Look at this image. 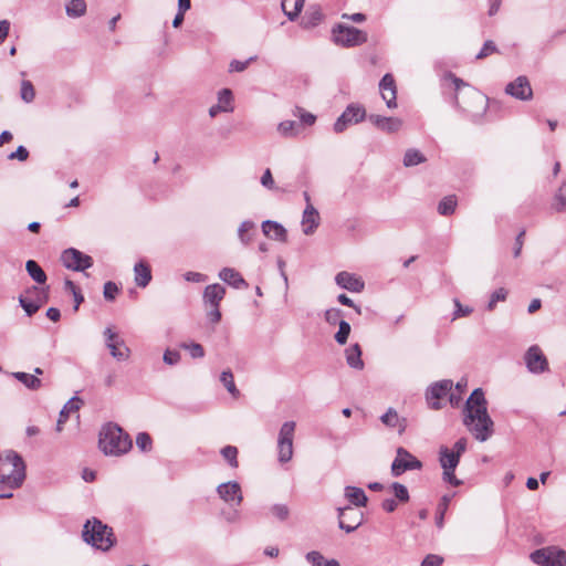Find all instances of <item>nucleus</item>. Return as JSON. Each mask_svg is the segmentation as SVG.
Returning <instances> with one entry per match:
<instances>
[{
	"mask_svg": "<svg viewBox=\"0 0 566 566\" xmlns=\"http://www.w3.org/2000/svg\"><path fill=\"white\" fill-rule=\"evenodd\" d=\"M135 282L139 287H146L151 281V271L147 263L140 261L134 266Z\"/></svg>",
	"mask_w": 566,
	"mask_h": 566,
	"instance_id": "nucleus-29",
	"label": "nucleus"
},
{
	"mask_svg": "<svg viewBox=\"0 0 566 566\" xmlns=\"http://www.w3.org/2000/svg\"><path fill=\"white\" fill-rule=\"evenodd\" d=\"M25 270L29 276L39 285H44L48 276L39 263L34 260H28L25 263Z\"/></svg>",
	"mask_w": 566,
	"mask_h": 566,
	"instance_id": "nucleus-31",
	"label": "nucleus"
},
{
	"mask_svg": "<svg viewBox=\"0 0 566 566\" xmlns=\"http://www.w3.org/2000/svg\"><path fill=\"white\" fill-rule=\"evenodd\" d=\"M366 118V109L364 106L352 103L349 104L345 111L340 114V116L336 119L334 124L335 133H343L349 125L358 124Z\"/></svg>",
	"mask_w": 566,
	"mask_h": 566,
	"instance_id": "nucleus-9",
	"label": "nucleus"
},
{
	"mask_svg": "<svg viewBox=\"0 0 566 566\" xmlns=\"http://www.w3.org/2000/svg\"><path fill=\"white\" fill-rule=\"evenodd\" d=\"M463 424L479 442L488 441L494 433V421L488 412V401L481 388L474 389L465 401Z\"/></svg>",
	"mask_w": 566,
	"mask_h": 566,
	"instance_id": "nucleus-1",
	"label": "nucleus"
},
{
	"mask_svg": "<svg viewBox=\"0 0 566 566\" xmlns=\"http://www.w3.org/2000/svg\"><path fill=\"white\" fill-rule=\"evenodd\" d=\"M380 420L389 428H399V432H402L406 428L405 419H400L397 411L392 408H389L387 412L380 417Z\"/></svg>",
	"mask_w": 566,
	"mask_h": 566,
	"instance_id": "nucleus-32",
	"label": "nucleus"
},
{
	"mask_svg": "<svg viewBox=\"0 0 566 566\" xmlns=\"http://www.w3.org/2000/svg\"><path fill=\"white\" fill-rule=\"evenodd\" d=\"M19 303L21 307L25 311L28 316H32L40 310V304L34 302L33 300H28L23 296L19 297Z\"/></svg>",
	"mask_w": 566,
	"mask_h": 566,
	"instance_id": "nucleus-49",
	"label": "nucleus"
},
{
	"mask_svg": "<svg viewBox=\"0 0 566 566\" xmlns=\"http://www.w3.org/2000/svg\"><path fill=\"white\" fill-rule=\"evenodd\" d=\"M455 310L453 312L452 319H457L459 317H465L469 316L472 313V308L469 306H463L458 298L453 300Z\"/></svg>",
	"mask_w": 566,
	"mask_h": 566,
	"instance_id": "nucleus-56",
	"label": "nucleus"
},
{
	"mask_svg": "<svg viewBox=\"0 0 566 566\" xmlns=\"http://www.w3.org/2000/svg\"><path fill=\"white\" fill-rule=\"evenodd\" d=\"M62 264L72 271L83 272L93 265V259L77 249L69 248L62 252Z\"/></svg>",
	"mask_w": 566,
	"mask_h": 566,
	"instance_id": "nucleus-10",
	"label": "nucleus"
},
{
	"mask_svg": "<svg viewBox=\"0 0 566 566\" xmlns=\"http://www.w3.org/2000/svg\"><path fill=\"white\" fill-rule=\"evenodd\" d=\"M531 560L538 566H565L566 552L557 546H546L534 551Z\"/></svg>",
	"mask_w": 566,
	"mask_h": 566,
	"instance_id": "nucleus-7",
	"label": "nucleus"
},
{
	"mask_svg": "<svg viewBox=\"0 0 566 566\" xmlns=\"http://www.w3.org/2000/svg\"><path fill=\"white\" fill-rule=\"evenodd\" d=\"M335 281L337 285H339L342 289L348 290L350 292L359 293L364 290L365 284L361 280L356 277L355 275L348 273V272H339Z\"/></svg>",
	"mask_w": 566,
	"mask_h": 566,
	"instance_id": "nucleus-22",
	"label": "nucleus"
},
{
	"mask_svg": "<svg viewBox=\"0 0 566 566\" xmlns=\"http://www.w3.org/2000/svg\"><path fill=\"white\" fill-rule=\"evenodd\" d=\"M98 444L106 455H122L132 448V439L118 424L107 423L99 432Z\"/></svg>",
	"mask_w": 566,
	"mask_h": 566,
	"instance_id": "nucleus-3",
	"label": "nucleus"
},
{
	"mask_svg": "<svg viewBox=\"0 0 566 566\" xmlns=\"http://www.w3.org/2000/svg\"><path fill=\"white\" fill-rule=\"evenodd\" d=\"M104 336L106 338V346L115 359L119 361L128 359L130 354L129 348L125 345L124 340L119 338L115 332L112 331L111 327H107L104 331Z\"/></svg>",
	"mask_w": 566,
	"mask_h": 566,
	"instance_id": "nucleus-15",
	"label": "nucleus"
},
{
	"mask_svg": "<svg viewBox=\"0 0 566 566\" xmlns=\"http://www.w3.org/2000/svg\"><path fill=\"white\" fill-rule=\"evenodd\" d=\"M28 293L29 294L32 293L35 295L33 301L39 303L40 307L49 301V286H45V287L32 286L30 290H28Z\"/></svg>",
	"mask_w": 566,
	"mask_h": 566,
	"instance_id": "nucleus-44",
	"label": "nucleus"
},
{
	"mask_svg": "<svg viewBox=\"0 0 566 566\" xmlns=\"http://www.w3.org/2000/svg\"><path fill=\"white\" fill-rule=\"evenodd\" d=\"M338 526L346 533H353L364 522V514L350 506L338 507Z\"/></svg>",
	"mask_w": 566,
	"mask_h": 566,
	"instance_id": "nucleus-13",
	"label": "nucleus"
},
{
	"mask_svg": "<svg viewBox=\"0 0 566 566\" xmlns=\"http://www.w3.org/2000/svg\"><path fill=\"white\" fill-rule=\"evenodd\" d=\"M20 97L25 103H32L35 98V90L29 80L21 82Z\"/></svg>",
	"mask_w": 566,
	"mask_h": 566,
	"instance_id": "nucleus-40",
	"label": "nucleus"
},
{
	"mask_svg": "<svg viewBox=\"0 0 566 566\" xmlns=\"http://www.w3.org/2000/svg\"><path fill=\"white\" fill-rule=\"evenodd\" d=\"M118 292H119V289L114 282L108 281L104 284L103 294H104L105 300L114 301L116 298V295L118 294Z\"/></svg>",
	"mask_w": 566,
	"mask_h": 566,
	"instance_id": "nucleus-55",
	"label": "nucleus"
},
{
	"mask_svg": "<svg viewBox=\"0 0 566 566\" xmlns=\"http://www.w3.org/2000/svg\"><path fill=\"white\" fill-rule=\"evenodd\" d=\"M286 2H287V0H282V9H283L284 13L286 14L287 19L290 21H294L301 13V11L304 7L305 0H295L294 9L292 11L285 10Z\"/></svg>",
	"mask_w": 566,
	"mask_h": 566,
	"instance_id": "nucleus-47",
	"label": "nucleus"
},
{
	"mask_svg": "<svg viewBox=\"0 0 566 566\" xmlns=\"http://www.w3.org/2000/svg\"><path fill=\"white\" fill-rule=\"evenodd\" d=\"M14 378L21 381L27 388L31 390H36L42 386V381L35 375H31L23 371H18L13 374Z\"/></svg>",
	"mask_w": 566,
	"mask_h": 566,
	"instance_id": "nucleus-34",
	"label": "nucleus"
},
{
	"mask_svg": "<svg viewBox=\"0 0 566 566\" xmlns=\"http://www.w3.org/2000/svg\"><path fill=\"white\" fill-rule=\"evenodd\" d=\"M453 384L449 379L440 380L434 384H432L427 389V400L430 405V407L434 410H438L441 408V405L439 400L448 395L452 390Z\"/></svg>",
	"mask_w": 566,
	"mask_h": 566,
	"instance_id": "nucleus-17",
	"label": "nucleus"
},
{
	"mask_svg": "<svg viewBox=\"0 0 566 566\" xmlns=\"http://www.w3.org/2000/svg\"><path fill=\"white\" fill-rule=\"evenodd\" d=\"M233 95L231 90L223 88L218 93V104H221L224 112H232Z\"/></svg>",
	"mask_w": 566,
	"mask_h": 566,
	"instance_id": "nucleus-43",
	"label": "nucleus"
},
{
	"mask_svg": "<svg viewBox=\"0 0 566 566\" xmlns=\"http://www.w3.org/2000/svg\"><path fill=\"white\" fill-rule=\"evenodd\" d=\"M367 33L354 27L338 23L332 29V40L336 45L354 48L367 42Z\"/></svg>",
	"mask_w": 566,
	"mask_h": 566,
	"instance_id": "nucleus-5",
	"label": "nucleus"
},
{
	"mask_svg": "<svg viewBox=\"0 0 566 566\" xmlns=\"http://www.w3.org/2000/svg\"><path fill=\"white\" fill-rule=\"evenodd\" d=\"M524 361L531 374L539 375L549 369L548 360L538 345H532L526 350Z\"/></svg>",
	"mask_w": 566,
	"mask_h": 566,
	"instance_id": "nucleus-12",
	"label": "nucleus"
},
{
	"mask_svg": "<svg viewBox=\"0 0 566 566\" xmlns=\"http://www.w3.org/2000/svg\"><path fill=\"white\" fill-rule=\"evenodd\" d=\"M181 359L180 353L178 350L166 349L163 356V360L165 364L169 366L177 365Z\"/></svg>",
	"mask_w": 566,
	"mask_h": 566,
	"instance_id": "nucleus-53",
	"label": "nucleus"
},
{
	"mask_svg": "<svg viewBox=\"0 0 566 566\" xmlns=\"http://www.w3.org/2000/svg\"><path fill=\"white\" fill-rule=\"evenodd\" d=\"M207 317L212 324L219 323L221 319L219 305H210V310L207 312Z\"/></svg>",
	"mask_w": 566,
	"mask_h": 566,
	"instance_id": "nucleus-62",
	"label": "nucleus"
},
{
	"mask_svg": "<svg viewBox=\"0 0 566 566\" xmlns=\"http://www.w3.org/2000/svg\"><path fill=\"white\" fill-rule=\"evenodd\" d=\"M458 201L453 195L444 197L438 205V212L441 216H450L454 212Z\"/></svg>",
	"mask_w": 566,
	"mask_h": 566,
	"instance_id": "nucleus-38",
	"label": "nucleus"
},
{
	"mask_svg": "<svg viewBox=\"0 0 566 566\" xmlns=\"http://www.w3.org/2000/svg\"><path fill=\"white\" fill-rule=\"evenodd\" d=\"M555 208L557 211L566 210V181L562 184L555 195Z\"/></svg>",
	"mask_w": 566,
	"mask_h": 566,
	"instance_id": "nucleus-45",
	"label": "nucleus"
},
{
	"mask_svg": "<svg viewBox=\"0 0 566 566\" xmlns=\"http://www.w3.org/2000/svg\"><path fill=\"white\" fill-rule=\"evenodd\" d=\"M226 289L220 284H211L205 289L203 301L206 305H219L224 297Z\"/></svg>",
	"mask_w": 566,
	"mask_h": 566,
	"instance_id": "nucleus-25",
	"label": "nucleus"
},
{
	"mask_svg": "<svg viewBox=\"0 0 566 566\" xmlns=\"http://www.w3.org/2000/svg\"><path fill=\"white\" fill-rule=\"evenodd\" d=\"M344 313L340 308H328L325 311L324 317L325 321L331 324L335 325L340 321V317H343Z\"/></svg>",
	"mask_w": 566,
	"mask_h": 566,
	"instance_id": "nucleus-51",
	"label": "nucleus"
},
{
	"mask_svg": "<svg viewBox=\"0 0 566 566\" xmlns=\"http://www.w3.org/2000/svg\"><path fill=\"white\" fill-rule=\"evenodd\" d=\"M319 213L312 203L306 205L302 214V231L306 235L313 234L319 226Z\"/></svg>",
	"mask_w": 566,
	"mask_h": 566,
	"instance_id": "nucleus-20",
	"label": "nucleus"
},
{
	"mask_svg": "<svg viewBox=\"0 0 566 566\" xmlns=\"http://www.w3.org/2000/svg\"><path fill=\"white\" fill-rule=\"evenodd\" d=\"M256 56H251L245 61L232 60L229 64V72H243Z\"/></svg>",
	"mask_w": 566,
	"mask_h": 566,
	"instance_id": "nucleus-52",
	"label": "nucleus"
},
{
	"mask_svg": "<svg viewBox=\"0 0 566 566\" xmlns=\"http://www.w3.org/2000/svg\"><path fill=\"white\" fill-rule=\"evenodd\" d=\"M439 462L443 469V481L453 486L461 485L462 481L454 475V471L460 462L459 454L451 452V449L448 447H441L439 451Z\"/></svg>",
	"mask_w": 566,
	"mask_h": 566,
	"instance_id": "nucleus-8",
	"label": "nucleus"
},
{
	"mask_svg": "<svg viewBox=\"0 0 566 566\" xmlns=\"http://www.w3.org/2000/svg\"><path fill=\"white\" fill-rule=\"evenodd\" d=\"M496 52V45L493 41L491 40H488L484 42L482 49L480 50V52L476 54V59L481 60V59H484L486 56H489L490 54Z\"/></svg>",
	"mask_w": 566,
	"mask_h": 566,
	"instance_id": "nucleus-58",
	"label": "nucleus"
},
{
	"mask_svg": "<svg viewBox=\"0 0 566 566\" xmlns=\"http://www.w3.org/2000/svg\"><path fill=\"white\" fill-rule=\"evenodd\" d=\"M295 428V421H285L280 428L277 437V460L281 463L289 462L293 457Z\"/></svg>",
	"mask_w": 566,
	"mask_h": 566,
	"instance_id": "nucleus-6",
	"label": "nucleus"
},
{
	"mask_svg": "<svg viewBox=\"0 0 566 566\" xmlns=\"http://www.w3.org/2000/svg\"><path fill=\"white\" fill-rule=\"evenodd\" d=\"M220 381L233 398H238L240 396V391L235 386L234 377L230 369L221 373Z\"/></svg>",
	"mask_w": 566,
	"mask_h": 566,
	"instance_id": "nucleus-35",
	"label": "nucleus"
},
{
	"mask_svg": "<svg viewBox=\"0 0 566 566\" xmlns=\"http://www.w3.org/2000/svg\"><path fill=\"white\" fill-rule=\"evenodd\" d=\"M323 12L318 6H310L302 18V25L306 29L318 25L323 20Z\"/></svg>",
	"mask_w": 566,
	"mask_h": 566,
	"instance_id": "nucleus-27",
	"label": "nucleus"
},
{
	"mask_svg": "<svg viewBox=\"0 0 566 566\" xmlns=\"http://www.w3.org/2000/svg\"><path fill=\"white\" fill-rule=\"evenodd\" d=\"M306 560L313 566H324L326 558L319 552L312 551L306 554Z\"/></svg>",
	"mask_w": 566,
	"mask_h": 566,
	"instance_id": "nucleus-59",
	"label": "nucleus"
},
{
	"mask_svg": "<svg viewBox=\"0 0 566 566\" xmlns=\"http://www.w3.org/2000/svg\"><path fill=\"white\" fill-rule=\"evenodd\" d=\"M505 93L520 101H531L533 98V88L530 80L525 75L517 76L505 86Z\"/></svg>",
	"mask_w": 566,
	"mask_h": 566,
	"instance_id": "nucleus-14",
	"label": "nucleus"
},
{
	"mask_svg": "<svg viewBox=\"0 0 566 566\" xmlns=\"http://www.w3.org/2000/svg\"><path fill=\"white\" fill-rule=\"evenodd\" d=\"M217 493L222 501L230 506H238L243 501L241 486L235 481L224 482L218 485Z\"/></svg>",
	"mask_w": 566,
	"mask_h": 566,
	"instance_id": "nucleus-16",
	"label": "nucleus"
},
{
	"mask_svg": "<svg viewBox=\"0 0 566 566\" xmlns=\"http://www.w3.org/2000/svg\"><path fill=\"white\" fill-rule=\"evenodd\" d=\"M506 295H507V292H506L505 289L500 287V289L495 290L491 294V297H490V301H489V304H488V310L492 311L495 307L497 302L505 301Z\"/></svg>",
	"mask_w": 566,
	"mask_h": 566,
	"instance_id": "nucleus-50",
	"label": "nucleus"
},
{
	"mask_svg": "<svg viewBox=\"0 0 566 566\" xmlns=\"http://www.w3.org/2000/svg\"><path fill=\"white\" fill-rule=\"evenodd\" d=\"M470 96L473 101L478 102L481 105L483 111L486 109L488 98L485 95H483L481 92L472 88V90H470Z\"/></svg>",
	"mask_w": 566,
	"mask_h": 566,
	"instance_id": "nucleus-63",
	"label": "nucleus"
},
{
	"mask_svg": "<svg viewBox=\"0 0 566 566\" xmlns=\"http://www.w3.org/2000/svg\"><path fill=\"white\" fill-rule=\"evenodd\" d=\"M442 562L443 558L439 555L430 554L424 557L420 566H440Z\"/></svg>",
	"mask_w": 566,
	"mask_h": 566,
	"instance_id": "nucleus-64",
	"label": "nucleus"
},
{
	"mask_svg": "<svg viewBox=\"0 0 566 566\" xmlns=\"http://www.w3.org/2000/svg\"><path fill=\"white\" fill-rule=\"evenodd\" d=\"M83 401L78 397L71 398L62 408L56 422V431L63 430V424L67 421L71 412H77Z\"/></svg>",
	"mask_w": 566,
	"mask_h": 566,
	"instance_id": "nucleus-24",
	"label": "nucleus"
},
{
	"mask_svg": "<svg viewBox=\"0 0 566 566\" xmlns=\"http://www.w3.org/2000/svg\"><path fill=\"white\" fill-rule=\"evenodd\" d=\"M451 497H452L451 495H443L441 497V501L438 504L437 516H436V525L439 528L443 527L444 514H446V512L448 510V506H449V503L451 501Z\"/></svg>",
	"mask_w": 566,
	"mask_h": 566,
	"instance_id": "nucleus-39",
	"label": "nucleus"
},
{
	"mask_svg": "<svg viewBox=\"0 0 566 566\" xmlns=\"http://www.w3.org/2000/svg\"><path fill=\"white\" fill-rule=\"evenodd\" d=\"M302 126L294 120H284L277 125V132L284 137H295L300 134Z\"/></svg>",
	"mask_w": 566,
	"mask_h": 566,
	"instance_id": "nucleus-36",
	"label": "nucleus"
},
{
	"mask_svg": "<svg viewBox=\"0 0 566 566\" xmlns=\"http://www.w3.org/2000/svg\"><path fill=\"white\" fill-rule=\"evenodd\" d=\"M338 326H339V328L334 336L335 340L339 345H345L348 339V336L350 334L352 327H350L349 323L344 319H340L338 322Z\"/></svg>",
	"mask_w": 566,
	"mask_h": 566,
	"instance_id": "nucleus-41",
	"label": "nucleus"
},
{
	"mask_svg": "<svg viewBox=\"0 0 566 566\" xmlns=\"http://www.w3.org/2000/svg\"><path fill=\"white\" fill-rule=\"evenodd\" d=\"M180 347L188 350L192 358H202L205 356V349L199 343H181Z\"/></svg>",
	"mask_w": 566,
	"mask_h": 566,
	"instance_id": "nucleus-46",
	"label": "nucleus"
},
{
	"mask_svg": "<svg viewBox=\"0 0 566 566\" xmlns=\"http://www.w3.org/2000/svg\"><path fill=\"white\" fill-rule=\"evenodd\" d=\"M260 181H261V185L269 190L277 189L275 186L272 172L269 168H266L264 170Z\"/></svg>",
	"mask_w": 566,
	"mask_h": 566,
	"instance_id": "nucleus-60",
	"label": "nucleus"
},
{
	"mask_svg": "<svg viewBox=\"0 0 566 566\" xmlns=\"http://www.w3.org/2000/svg\"><path fill=\"white\" fill-rule=\"evenodd\" d=\"M86 1L85 0H70L65 4V12L67 17L72 19L81 18L86 13Z\"/></svg>",
	"mask_w": 566,
	"mask_h": 566,
	"instance_id": "nucleus-33",
	"label": "nucleus"
},
{
	"mask_svg": "<svg viewBox=\"0 0 566 566\" xmlns=\"http://www.w3.org/2000/svg\"><path fill=\"white\" fill-rule=\"evenodd\" d=\"M427 159L424 155L415 148H409L406 150L403 156V166L405 167H413L419 164L424 163Z\"/></svg>",
	"mask_w": 566,
	"mask_h": 566,
	"instance_id": "nucleus-37",
	"label": "nucleus"
},
{
	"mask_svg": "<svg viewBox=\"0 0 566 566\" xmlns=\"http://www.w3.org/2000/svg\"><path fill=\"white\" fill-rule=\"evenodd\" d=\"M421 461L413 457L408 450L400 447L397 449V455L391 464V474L400 476L406 471L420 470Z\"/></svg>",
	"mask_w": 566,
	"mask_h": 566,
	"instance_id": "nucleus-11",
	"label": "nucleus"
},
{
	"mask_svg": "<svg viewBox=\"0 0 566 566\" xmlns=\"http://www.w3.org/2000/svg\"><path fill=\"white\" fill-rule=\"evenodd\" d=\"M258 234V228L254 221L244 220L238 228V238L241 244L249 245Z\"/></svg>",
	"mask_w": 566,
	"mask_h": 566,
	"instance_id": "nucleus-23",
	"label": "nucleus"
},
{
	"mask_svg": "<svg viewBox=\"0 0 566 566\" xmlns=\"http://www.w3.org/2000/svg\"><path fill=\"white\" fill-rule=\"evenodd\" d=\"M272 514L280 521H285L289 517V507L285 504H275L271 507Z\"/></svg>",
	"mask_w": 566,
	"mask_h": 566,
	"instance_id": "nucleus-57",
	"label": "nucleus"
},
{
	"mask_svg": "<svg viewBox=\"0 0 566 566\" xmlns=\"http://www.w3.org/2000/svg\"><path fill=\"white\" fill-rule=\"evenodd\" d=\"M346 363L349 367L361 370L364 368V361L361 359V348L359 344L350 345L345 350Z\"/></svg>",
	"mask_w": 566,
	"mask_h": 566,
	"instance_id": "nucleus-28",
	"label": "nucleus"
},
{
	"mask_svg": "<svg viewBox=\"0 0 566 566\" xmlns=\"http://www.w3.org/2000/svg\"><path fill=\"white\" fill-rule=\"evenodd\" d=\"M261 229H262L263 234L271 240H275L279 242L287 241V231L277 221L265 220L262 222Z\"/></svg>",
	"mask_w": 566,
	"mask_h": 566,
	"instance_id": "nucleus-21",
	"label": "nucleus"
},
{
	"mask_svg": "<svg viewBox=\"0 0 566 566\" xmlns=\"http://www.w3.org/2000/svg\"><path fill=\"white\" fill-rule=\"evenodd\" d=\"M219 277L223 282H226L227 284H229L235 289H241V287L248 286L247 282L241 276V274L231 268H223L219 273Z\"/></svg>",
	"mask_w": 566,
	"mask_h": 566,
	"instance_id": "nucleus-26",
	"label": "nucleus"
},
{
	"mask_svg": "<svg viewBox=\"0 0 566 566\" xmlns=\"http://www.w3.org/2000/svg\"><path fill=\"white\" fill-rule=\"evenodd\" d=\"M82 536L87 544L103 552L111 549L116 543L113 530L95 517L86 521Z\"/></svg>",
	"mask_w": 566,
	"mask_h": 566,
	"instance_id": "nucleus-4",
	"label": "nucleus"
},
{
	"mask_svg": "<svg viewBox=\"0 0 566 566\" xmlns=\"http://www.w3.org/2000/svg\"><path fill=\"white\" fill-rule=\"evenodd\" d=\"M8 158L10 160L25 161L29 158V151L24 146H19L15 151L11 153Z\"/></svg>",
	"mask_w": 566,
	"mask_h": 566,
	"instance_id": "nucleus-61",
	"label": "nucleus"
},
{
	"mask_svg": "<svg viewBox=\"0 0 566 566\" xmlns=\"http://www.w3.org/2000/svg\"><path fill=\"white\" fill-rule=\"evenodd\" d=\"M379 90L382 99L386 102L388 108L397 107V88L395 78L391 74L387 73L379 82Z\"/></svg>",
	"mask_w": 566,
	"mask_h": 566,
	"instance_id": "nucleus-18",
	"label": "nucleus"
},
{
	"mask_svg": "<svg viewBox=\"0 0 566 566\" xmlns=\"http://www.w3.org/2000/svg\"><path fill=\"white\" fill-rule=\"evenodd\" d=\"M345 496L346 499L355 506H366L367 505V495L364 490L357 486H346L345 488Z\"/></svg>",
	"mask_w": 566,
	"mask_h": 566,
	"instance_id": "nucleus-30",
	"label": "nucleus"
},
{
	"mask_svg": "<svg viewBox=\"0 0 566 566\" xmlns=\"http://www.w3.org/2000/svg\"><path fill=\"white\" fill-rule=\"evenodd\" d=\"M367 118L376 128L388 134L397 133L402 127V120L398 117L370 114Z\"/></svg>",
	"mask_w": 566,
	"mask_h": 566,
	"instance_id": "nucleus-19",
	"label": "nucleus"
},
{
	"mask_svg": "<svg viewBox=\"0 0 566 566\" xmlns=\"http://www.w3.org/2000/svg\"><path fill=\"white\" fill-rule=\"evenodd\" d=\"M25 479V464L15 451H7L0 458V490L18 489Z\"/></svg>",
	"mask_w": 566,
	"mask_h": 566,
	"instance_id": "nucleus-2",
	"label": "nucleus"
},
{
	"mask_svg": "<svg viewBox=\"0 0 566 566\" xmlns=\"http://www.w3.org/2000/svg\"><path fill=\"white\" fill-rule=\"evenodd\" d=\"M391 490L394 491L395 496L398 501H400L402 503L409 501V492H408V489L403 484H401L399 482H394L391 484Z\"/></svg>",
	"mask_w": 566,
	"mask_h": 566,
	"instance_id": "nucleus-48",
	"label": "nucleus"
},
{
	"mask_svg": "<svg viewBox=\"0 0 566 566\" xmlns=\"http://www.w3.org/2000/svg\"><path fill=\"white\" fill-rule=\"evenodd\" d=\"M151 438L146 432H139L136 437V444L142 451H148L151 448Z\"/></svg>",
	"mask_w": 566,
	"mask_h": 566,
	"instance_id": "nucleus-54",
	"label": "nucleus"
},
{
	"mask_svg": "<svg viewBox=\"0 0 566 566\" xmlns=\"http://www.w3.org/2000/svg\"><path fill=\"white\" fill-rule=\"evenodd\" d=\"M221 454L231 468H238V449L233 446H226L221 449Z\"/></svg>",
	"mask_w": 566,
	"mask_h": 566,
	"instance_id": "nucleus-42",
	"label": "nucleus"
}]
</instances>
